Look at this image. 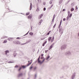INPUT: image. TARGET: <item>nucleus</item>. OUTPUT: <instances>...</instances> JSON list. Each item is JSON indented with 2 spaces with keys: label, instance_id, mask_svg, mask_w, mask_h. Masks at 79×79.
<instances>
[{
  "label": "nucleus",
  "instance_id": "nucleus-1",
  "mask_svg": "<svg viewBox=\"0 0 79 79\" xmlns=\"http://www.w3.org/2000/svg\"><path fill=\"white\" fill-rule=\"evenodd\" d=\"M28 63L25 66H22V68H26V67H27V66H29L30 64L32 63V61L30 63H29V62H30V61H28Z\"/></svg>",
  "mask_w": 79,
  "mask_h": 79
},
{
  "label": "nucleus",
  "instance_id": "nucleus-2",
  "mask_svg": "<svg viewBox=\"0 0 79 79\" xmlns=\"http://www.w3.org/2000/svg\"><path fill=\"white\" fill-rule=\"evenodd\" d=\"M39 60H40V58H38V63H39L40 64H42V63H43V62H44V61H45V59H44L42 61H40Z\"/></svg>",
  "mask_w": 79,
  "mask_h": 79
},
{
  "label": "nucleus",
  "instance_id": "nucleus-3",
  "mask_svg": "<svg viewBox=\"0 0 79 79\" xmlns=\"http://www.w3.org/2000/svg\"><path fill=\"white\" fill-rule=\"evenodd\" d=\"M76 76V73H74L72 75V77H71V78L72 79H75V77Z\"/></svg>",
  "mask_w": 79,
  "mask_h": 79
},
{
  "label": "nucleus",
  "instance_id": "nucleus-4",
  "mask_svg": "<svg viewBox=\"0 0 79 79\" xmlns=\"http://www.w3.org/2000/svg\"><path fill=\"white\" fill-rule=\"evenodd\" d=\"M66 45H63L61 46V50H63L66 48Z\"/></svg>",
  "mask_w": 79,
  "mask_h": 79
},
{
  "label": "nucleus",
  "instance_id": "nucleus-5",
  "mask_svg": "<svg viewBox=\"0 0 79 79\" xmlns=\"http://www.w3.org/2000/svg\"><path fill=\"white\" fill-rule=\"evenodd\" d=\"M63 29L62 28H60L59 29V32L60 34H61L62 35L63 33Z\"/></svg>",
  "mask_w": 79,
  "mask_h": 79
},
{
  "label": "nucleus",
  "instance_id": "nucleus-6",
  "mask_svg": "<svg viewBox=\"0 0 79 79\" xmlns=\"http://www.w3.org/2000/svg\"><path fill=\"white\" fill-rule=\"evenodd\" d=\"M66 55H71V53L69 51H68L65 53Z\"/></svg>",
  "mask_w": 79,
  "mask_h": 79
},
{
  "label": "nucleus",
  "instance_id": "nucleus-7",
  "mask_svg": "<svg viewBox=\"0 0 79 79\" xmlns=\"http://www.w3.org/2000/svg\"><path fill=\"white\" fill-rule=\"evenodd\" d=\"M15 39V38H11L10 37L9 38L7 39L8 40H9V41H11L12 40H13V39Z\"/></svg>",
  "mask_w": 79,
  "mask_h": 79
},
{
  "label": "nucleus",
  "instance_id": "nucleus-8",
  "mask_svg": "<svg viewBox=\"0 0 79 79\" xmlns=\"http://www.w3.org/2000/svg\"><path fill=\"white\" fill-rule=\"evenodd\" d=\"M43 16H44V15L42 14L41 15H40L39 17V19H41L42 18V17Z\"/></svg>",
  "mask_w": 79,
  "mask_h": 79
},
{
  "label": "nucleus",
  "instance_id": "nucleus-9",
  "mask_svg": "<svg viewBox=\"0 0 79 79\" xmlns=\"http://www.w3.org/2000/svg\"><path fill=\"white\" fill-rule=\"evenodd\" d=\"M13 55L14 56V57H16L17 56V54L15 52H14L13 54Z\"/></svg>",
  "mask_w": 79,
  "mask_h": 79
},
{
  "label": "nucleus",
  "instance_id": "nucleus-10",
  "mask_svg": "<svg viewBox=\"0 0 79 79\" xmlns=\"http://www.w3.org/2000/svg\"><path fill=\"white\" fill-rule=\"evenodd\" d=\"M5 55H6L8 53H10V51L9 50H6L5 51Z\"/></svg>",
  "mask_w": 79,
  "mask_h": 79
},
{
  "label": "nucleus",
  "instance_id": "nucleus-11",
  "mask_svg": "<svg viewBox=\"0 0 79 79\" xmlns=\"http://www.w3.org/2000/svg\"><path fill=\"white\" fill-rule=\"evenodd\" d=\"M63 2V0H59V5H60L61 3Z\"/></svg>",
  "mask_w": 79,
  "mask_h": 79
},
{
  "label": "nucleus",
  "instance_id": "nucleus-12",
  "mask_svg": "<svg viewBox=\"0 0 79 79\" xmlns=\"http://www.w3.org/2000/svg\"><path fill=\"white\" fill-rule=\"evenodd\" d=\"M13 43L14 44H16V45H17V40H14L13 41Z\"/></svg>",
  "mask_w": 79,
  "mask_h": 79
},
{
  "label": "nucleus",
  "instance_id": "nucleus-13",
  "mask_svg": "<svg viewBox=\"0 0 79 79\" xmlns=\"http://www.w3.org/2000/svg\"><path fill=\"white\" fill-rule=\"evenodd\" d=\"M17 45L19 44V45L20 44H21V42L17 40Z\"/></svg>",
  "mask_w": 79,
  "mask_h": 79
},
{
  "label": "nucleus",
  "instance_id": "nucleus-14",
  "mask_svg": "<svg viewBox=\"0 0 79 79\" xmlns=\"http://www.w3.org/2000/svg\"><path fill=\"white\" fill-rule=\"evenodd\" d=\"M23 76V74L22 73H20L18 75V77H21Z\"/></svg>",
  "mask_w": 79,
  "mask_h": 79
},
{
  "label": "nucleus",
  "instance_id": "nucleus-15",
  "mask_svg": "<svg viewBox=\"0 0 79 79\" xmlns=\"http://www.w3.org/2000/svg\"><path fill=\"white\" fill-rule=\"evenodd\" d=\"M30 5H31L30 9V10H32V3H31Z\"/></svg>",
  "mask_w": 79,
  "mask_h": 79
},
{
  "label": "nucleus",
  "instance_id": "nucleus-16",
  "mask_svg": "<svg viewBox=\"0 0 79 79\" xmlns=\"http://www.w3.org/2000/svg\"><path fill=\"white\" fill-rule=\"evenodd\" d=\"M28 19H31L32 18V17H31V15H29L28 16Z\"/></svg>",
  "mask_w": 79,
  "mask_h": 79
},
{
  "label": "nucleus",
  "instance_id": "nucleus-17",
  "mask_svg": "<svg viewBox=\"0 0 79 79\" xmlns=\"http://www.w3.org/2000/svg\"><path fill=\"white\" fill-rule=\"evenodd\" d=\"M42 21H43L42 20H40V21L39 23V25H40V24H41V23H42Z\"/></svg>",
  "mask_w": 79,
  "mask_h": 79
},
{
  "label": "nucleus",
  "instance_id": "nucleus-18",
  "mask_svg": "<svg viewBox=\"0 0 79 79\" xmlns=\"http://www.w3.org/2000/svg\"><path fill=\"white\" fill-rule=\"evenodd\" d=\"M37 74H35L34 79H36V78H37Z\"/></svg>",
  "mask_w": 79,
  "mask_h": 79
},
{
  "label": "nucleus",
  "instance_id": "nucleus-19",
  "mask_svg": "<svg viewBox=\"0 0 79 79\" xmlns=\"http://www.w3.org/2000/svg\"><path fill=\"white\" fill-rule=\"evenodd\" d=\"M29 34H30V35H31L32 36V35H34V33H33L32 32H31L29 33Z\"/></svg>",
  "mask_w": 79,
  "mask_h": 79
},
{
  "label": "nucleus",
  "instance_id": "nucleus-20",
  "mask_svg": "<svg viewBox=\"0 0 79 79\" xmlns=\"http://www.w3.org/2000/svg\"><path fill=\"white\" fill-rule=\"evenodd\" d=\"M40 11V9L39 7H37V9H36V11L38 12Z\"/></svg>",
  "mask_w": 79,
  "mask_h": 79
},
{
  "label": "nucleus",
  "instance_id": "nucleus-21",
  "mask_svg": "<svg viewBox=\"0 0 79 79\" xmlns=\"http://www.w3.org/2000/svg\"><path fill=\"white\" fill-rule=\"evenodd\" d=\"M7 42V40H5L3 42V44H5Z\"/></svg>",
  "mask_w": 79,
  "mask_h": 79
},
{
  "label": "nucleus",
  "instance_id": "nucleus-22",
  "mask_svg": "<svg viewBox=\"0 0 79 79\" xmlns=\"http://www.w3.org/2000/svg\"><path fill=\"white\" fill-rule=\"evenodd\" d=\"M75 10H76V11H77V9H78V7H77V6H76L75 7Z\"/></svg>",
  "mask_w": 79,
  "mask_h": 79
},
{
  "label": "nucleus",
  "instance_id": "nucleus-23",
  "mask_svg": "<svg viewBox=\"0 0 79 79\" xmlns=\"http://www.w3.org/2000/svg\"><path fill=\"white\" fill-rule=\"evenodd\" d=\"M32 68H33V66H32V64L30 68V70H31L32 69Z\"/></svg>",
  "mask_w": 79,
  "mask_h": 79
},
{
  "label": "nucleus",
  "instance_id": "nucleus-24",
  "mask_svg": "<svg viewBox=\"0 0 79 79\" xmlns=\"http://www.w3.org/2000/svg\"><path fill=\"white\" fill-rule=\"evenodd\" d=\"M53 40H54V36L52 37V39L51 40V42H53Z\"/></svg>",
  "mask_w": 79,
  "mask_h": 79
},
{
  "label": "nucleus",
  "instance_id": "nucleus-25",
  "mask_svg": "<svg viewBox=\"0 0 79 79\" xmlns=\"http://www.w3.org/2000/svg\"><path fill=\"white\" fill-rule=\"evenodd\" d=\"M50 56H48L47 57V58L46 59V60H48V59H49L50 58Z\"/></svg>",
  "mask_w": 79,
  "mask_h": 79
},
{
  "label": "nucleus",
  "instance_id": "nucleus-26",
  "mask_svg": "<svg viewBox=\"0 0 79 79\" xmlns=\"http://www.w3.org/2000/svg\"><path fill=\"white\" fill-rule=\"evenodd\" d=\"M29 31L26 34L24 35L23 36H25V35H27L28 34H29Z\"/></svg>",
  "mask_w": 79,
  "mask_h": 79
},
{
  "label": "nucleus",
  "instance_id": "nucleus-27",
  "mask_svg": "<svg viewBox=\"0 0 79 79\" xmlns=\"http://www.w3.org/2000/svg\"><path fill=\"white\" fill-rule=\"evenodd\" d=\"M14 63V62L12 61H9L8 62V63Z\"/></svg>",
  "mask_w": 79,
  "mask_h": 79
},
{
  "label": "nucleus",
  "instance_id": "nucleus-28",
  "mask_svg": "<svg viewBox=\"0 0 79 79\" xmlns=\"http://www.w3.org/2000/svg\"><path fill=\"white\" fill-rule=\"evenodd\" d=\"M51 39H52V37H49L48 39V41H50V40H51Z\"/></svg>",
  "mask_w": 79,
  "mask_h": 79
},
{
  "label": "nucleus",
  "instance_id": "nucleus-29",
  "mask_svg": "<svg viewBox=\"0 0 79 79\" xmlns=\"http://www.w3.org/2000/svg\"><path fill=\"white\" fill-rule=\"evenodd\" d=\"M74 10V8H72L71 9V11H73Z\"/></svg>",
  "mask_w": 79,
  "mask_h": 79
},
{
  "label": "nucleus",
  "instance_id": "nucleus-30",
  "mask_svg": "<svg viewBox=\"0 0 79 79\" xmlns=\"http://www.w3.org/2000/svg\"><path fill=\"white\" fill-rule=\"evenodd\" d=\"M75 4L73 2V3H72L71 4V6H74L75 5Z\"/></svg>",
  "mask_w": 79,
  "mask_h": 79
},
{
  "label": "nucleus",
  "instance_id": "nucleus-31",
  "mask_svg": "<svg viewBox=\"0 0 79 79\" xmlns=\"http://www.w3.org/2000/svg\"><path fill=\"white\" fill-rule=\"evenodd\" d=\"M27 44V42L22 44H22V45H25V44Z\"/></svg>",
  "mask_w": 79,
  "mask_h": 79
},
{
  "label": "nucleus",
  "instance_id": "nucleus-32",
  "mask_svg": "<svg viewBox=\"0 0 79 79\" xmlns=\"http://www.w3.org/2000/svg\"><path fill=\"white\" fill-rule=\"evenodd\" d=\"M69 15L67 16V21H68V19H69Z\"/></svg>",
  "mask_w": 79,
  "mask_h": 79
},
{
  "label": "nucleus",
  "instance_id": "nucleus-33",
  "mask_svg": "<svg viewBox=\"0 0 79 79\" xmlns=\"http://www.w3.org/2000/svg\"><path fill=\"white\" fill-rule=\"evenodd\" d=\"M52 2H53V0H51L49 2L50 4H52Z\"/></svg>",
  "mask_w": 79,
  "mask_h": 79
},
{
  "label": "nucleus",
  "instance_id": "nucleus-34",
  "mask_svg": "<svg viewBox=\"0 0 79 79\" xmlns=\"http://www.w3.org/2000/svg\"><path fill=\"white\" fill-rule=\"evenodd\" d=\"M61 24H59V27H58V29H60V27L61 26Z\"/></svg>",
  "mask_w": 79,
  "mask_h": 79
},
{
  "label": "nucleus",
  "instance_id": "nucleus-35",
  "mask_svg": "<svg viewBox=\"0 0 79 79\" xmlns=\"http://www.w3.org/2000/svg\"><path fill=\"white\" fill-rule=\"evenodd\" d=\"M3 37L4 39H6V38H8V36H4Z\"/></svg>",
  "mask_w": 79,
  "mask_h": 79
},
{
  "label": "nucleus",
  "instance_id": "nucleus-36",
  "mask_svg": "<svg viewBox=\"0 0 79 79\" xmlns=\"http://www.w3.org/2000/svg\"><path fill=\"white\" fill-rule=\"evenodd\" d=\"M14 68H18V65H15V66Z\"/></svg>",
  "mask_w": 79,
  "mask_h": 79
},
{
  "label": "nucleus",
  "instance_id": "nucleus-37",
  "mask_svg": "<svg viewBox=\"0 0 79 79\" xmlns=\"http://www.w3.org/2000/svg\"><path fill=\"white\" fill-rule=\"evenodd\" d=\"M71 16H72V14H70V15L69 16V18H71Z\"/></svg>",
  "mask_w": 79,
  "mask_h": 79
},
{
  "label": "nucleus",
  "instance_id": "nucleus-38",
  "mask_svg": "<svg viewBox=\"0 0 79 79\" xmlns=\"http://www.w3.org/2000/svg\"><path fill=\"white\" fill-rule=\"evenodd\" d=\"M44 39H45V38H41V40H44Z\"/></svg>",
  "mask_w": 79,
  "mask_h": 79
},
{
  "label": "nucleus",
  "instance_id": "nucleus-39",
  "mask_svg": "<svg viewBox=\"0 0 79 79\" xmlns=\"http://www.w3.org/2000/svg\"><path fill=\"white\" fill-rule=\"evenodd\" d=\"M29 15V12H28L26 13V15Z\"/></svg>",
  "mask_w": 79,
  "mask_h": 79
},
{
  "label": "nucleus",
  "instance_id": "nucleus-40",
  "mask_svg": "<svg viewBox=\"0 0 79 79\" xmlns=\"http://www.w3.org/2000/svg\"><path fill=\"white\" fill-rule=\"evenodd\" d=\"M56 23L53 26V28H55V27L56 26Z\"/></svg>",
  "mask_w": 79,
  "mask_h": 79
},
{
  "label": "nucleus",
  "instance_id": "nucleus-41",
  "mask_svg": "<svg viewBox=\"0 0 79 79\" xmlns=\"http://www.w3.org/2000/svg\"><path fill=\"white\" fill-rule=\"evenodd\" d=\"M69 14H70V11H68V15H69Z\"/></svg>",
  "mask_w": 79,
  "mask_h": 79
},
{
  "label": "nucleus",
  "instance_id": "nucleus-42",
  "mask_svg": "<svg viewBox=\"0 0 79 79\" xmlns=\"http://www.w3.org/2000/svg\"><path fill=\"white\" fill-rule=\"evenodd\" d=\"M61 23H62V20H61L60 22V24H61Z\"/></svg>",
  "mask_w": 79,
  "mask_h": 79
},
{
  "label": "nucleus",
  "instance_id": "nucleus-43",
  "mask_svg": "<svg viewBox=\"0 0 79 79\" xmlns=\"http://www.w3.org/2000/svg\"><path fill=\"white\" fill-rule=\"evenodd\" d=\"M21 69H22V67H20V68L19 69V71H20Z\"/></svg>",
  "mask_w": 79,
  "mask_h": 79
},
{
  "label": "nucleus",
  "instance_id": "nucleus-44",
  "mask_svg": "<svg viewBox=\"0 0 79 79\" xmlns=\"http://www.w3.org/2000/svg\"><path fill=\"white\" fill-rule=\"evenodd\" d=\"M52 47H53V44H52L50 46V48H52Z\"/></svg>",
  "mask_w": 79,
  "mask_h": 79
},
{
  "label": "nucleus",
  "instance_id": "nucleus-45",
  "mask_svg": "<svg viewBox=\"0 0 79 79\" xmlns=\"http://www.w3.org/2000/svg\"><path fill=\"white\" fill-rule=\"evenodd\" d=\"M43 10L44 11H45V10H46V8H45V7H44V8Z\"/></svg>",
  "mask_w": 79,
  "mask_h": 79
},
{
  "label": "nucleus",
  "instance_id": "nucleus-46",
  "mask_svg": "<svg viewBox=\"0 0 79 79\" xmlns=\"http://www.w3.org/2000/svg\"><path fill=\"white\" fill-rule=\"evenodd\" d=\"M55 15L54 14L53 16V19H55Z\"/></svg>",
  "mask_w": 79,
  "mask_h": 79
},
{
  "label": "nucleus",
  "instance_id": "nucleus-47",
  "mask_svg": "<svg viewBox=\"0 0 79 79\" xmlns=\"http://www.w3.org/2000/svg\"><path fill=\"white\" fill-rule=\"evenodd\" d=\"M5 39V38H4V36H3L1 38V39Z\"/></svg>",
  "mask_w": 79,
  "mask_h": 79
},
{
  "label": "nucleus",
  "instance_id": "nucleus-48",
  "mask_svg": "<svg viewBox=\"0 0 79 79\" xmlns=\"http://www.w3.org/2000/svg\"><path fill=\"white\" fill-rule=\"evenodd\" d=\"M47 41H46L44 43V44H46L47 43Z\"/></svg>",
  "mask_w": 79,
  "mask_h": 79
},
{
  "label": "nucleus",
  "instance_id": "nucleus-49",
  "mask_svg": "<svg viewBox=\"0 0 79 79\" xmlns=\"http://www.w3.org/2000/svg\"><path fill=\"white\" fill-rule=\"evenodd\" d=\"M65 20H66V19H65V18L63 19V20L64 21H65Z\"/></svg>",
  "mask_w": 79,
  "mask_h": 79
},
{
  "label": "nucleus",
  "instance_id": "nucleus-50",
  "mask_svg": "<svg viewBox=\"0 0 79 79\" xmlns=\"http://www.w3.org/2000/svg\"><path fill=\"white\" fill-rule=\"evenodd\" d=\"M31 42V40H30L28 41V42Z\"/></svg>",
  "mask_w": 79,
  "mask_h": 79
},
{
  "label": "nucleus",
  "instance_id": "nucleus-51",
  "mask_svg": "<svg viewBox=\"0 0 79 79\" xmlns=\"http://www.w3.org/2000/svg\"><path fill=\"white\" fill-rule=\"evenodd\" d=\"M51 49H52V48H51L50 47V48H48V49H49V50H51Z\"/></svg>",
  "mask_w": 79,
  "mask_h": 79
},
{
  "label": "nucleus",
  "instance_id": "nucleus-52",
  "mask_svg": "<svg viewBox=\"0 0 79 79\" xmlns=\"http://www.w3.org/2000/svg\"><path fill=\"white\" fill-rule=\"evenodd\" d=\"M44 56V54H42L41 55V56Z\"/></svg>",
  "mask_w": 79,
  "mask_h": 79
},
{
  "label": "nucleus",
  "instance_id": "nucleus-53",
  "mask_svg": "<svg viewBox=\"0 0 79 79\" xmlns=\"http://www.w3.org/2000/svg\"><path fill=\"white\" fill-rule=\"evenodd\" d=\"M51 8H52L51 7L48 8V10H51Z\"/></svg>",
  "mask_w": 79,
  "mask_h": 79
},
{
  "label": "nucleus",
  "instance_id": "nucleus-54",
  "mask_svg": "<svg viewBox=\"0 0 79 79\" xmlns=\"http://www.w3.org/2000/svg\"><path fill=\"white\" fill-rule=\"evenodd\" d=\"M43 5H45V2H44L43 3Z\"/></svg>",
  "mask_w": 79,
  "mask_h": 79
},
{
  "label": "nucleus",
  "instance_id": "nucleus-55",
  "mask_svg": "<svg viewBox=\"0 0 79 79\" xmlns=\"http://www.w3.org/2000/svg\"><path fill=\"white\" fill-rule=\"evenodd\" d=\"M44 45H45V44H44H44H43V46H44Z\"/></svg>",
  "mask_w": 79,
  "mask_h": 79
},
{
  "label": "nucleus",
  "instance_id": "nucleus-56",
  "mask_svg": "<svg viewBox=\"0 0 79 79\" xmlns=\"http://www.w3.org/2000/svg\"><path fill=\"white\" fill-rule=\"evenodd\" d=\"M49 34H50V33H49L48 32V34H47V35H49Z\"/></svg>",
  "mask_w": 79,
  "mask_h": 79
},
{
  "label": "nucleus",
  "instance_id": "nucleus-57",
  "mask_svg": "<svg viewBox=\"0 0 79 79\" xmlns=\"http://www.w3.org/2000/svg\"><path fill=\"white\" fill-rule=\"evenodd\" d=\"M53 5H52V6H51V8H52V6H53Z\"/></svg>",
  "mask_w": 79,
  "mask_h": 79
},
{
  "label": "nucleus",
  "instance_id": "nucleus-58",
  "mask_svg": "<svg viewBox=\"0 0 79 79\" xmlns=\"http://www.w3.org/2000/svg\"><path fill=\"white\" fill-rule=\"evenodd\" d=\"M63 11H65V9H63Z\"/></svg>",
  "mask_w": 79,
  "mask_h": 79
},
{
  "label": "nucleus",
  "instance_id": "nucleus-59",
  "mask_svg": "<svg viewBox=\"0 0 79 79\" xmlns=\"http://www.w3.org/2000/svg\"><path fill=\"white\" fill-rule=\"evenodd\" d=\"M54 19H52V21H54Z\"/></svg>",
  "mask_w": 79,
  "mask_h": 79
},
{
  "label": "nucleus",
  "instance_id": "nucleus-60",
  "mask_svg": "<svg viewBox=\"0 0 79 79\" xmlns=\"http://www.w3.org/2000/svg\"><path fill=\"white\" fill-rule=\"evenodd\" d=\"M19 39V37H18L16 38V39Z\"/></svg>",
  "mask_w": 79,
  "mask_h": 79
},
{
  "label": "nucleus",
  "instance_id": "nucleus-61",
  "mask_svg": "<svg viewBox=\"0 0 79 79\" xmlns=\"http://www.w3.org/2000/svg\"><path fill=\"white\" fill-rule=\"evenodd\" d=\"M50 32H51V31H49L48 33H49V34L50 33Z\"/></svg>",
  "mask_w": 79,
  "mask_h": 79
},
{
  "label": "nucleus",
  "instance_id": "nucleus-62",
  "mask_svg": "<svg viewBox=\"0 0 79 79\" xmlns=\"http://www.w3.org/2000/svg\"><path fill=\"white\" fill-rule=\"evenodd\" d=\"M68 1V3H69V2H70V0H69Z\"/></svg>",
  "mask_w": 79,
  "mask_h": 79
},
{
  "label": "nucleus",
  "instance_id": "nucleus-63",
  "mask_svg": "<svg viewBox=\"0 0 79 79\" xmlns=\"http://www.w3.org/2000/svg\"><path fill=\"white\" fill-rule=\"evenodd\" d=\"M45 53H47V50H45Z\"/></svg>",
  "mask_w": 79,
  "mask_h": 79
},
{
  "label": "nucleus",
  "instance_id": "nucleus-64",
  "mask_svg": "<svg viewBox=\"0 0 79 79\" xmlns=\"http://www.w3.org/2000/svg\"><path fill=\"white\" fill-rule=\"evenodd\" d=\"M36 69V67H35V68H34V69Z\"/></svg>",
  "mask_w": 79,
  "mask_h": 79
}]
</instances>
